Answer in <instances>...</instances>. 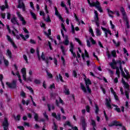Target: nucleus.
I'll list each match as a JSON object with an SVG mask.
<instances>
[{
	"instance_id": "ea45409f",
	"label": "nucleus",
	"mask_w": 130,
	"mask_h": 130,
	"mask_svg": "<svg viewBox=\"0 0 130 130\" xmlns=\"http://www.w3.org/2000/svg\"><path fill=\"white\" fill-rule=\"evenodd\" d=\"M20 36L24 40H25L26 39H28V38H29V35H26L25 36H24V35H23L22 34H21V35H20Z\"/></svg>"
},
{
	"instance_id": "2eb2a0df",
	"label": "nucleus",
	"mask_w": 130,
	"mask_h": 130,
	"mask_svg": "<svg viewBox=\"0 0 130 130\" xmlns=\"http://www.w3.org/2000/svg\"><path fill=\"white\" fill-rule=\"evenodd\" d=\"M70 51H71L72 54L73 55V56H74V57H76V59H78V58H77V55L76 54V53L74 52V44H73V43H70Z\"/></svg>"
},
{
	"instance_id": "393cba45",
	"label": "nucleus",
	"mask_w": 130,
	"mask_h": 130,
	"mask_svg": "<svg viewBox=\"0 0 130 130\" xmlns=\"http://www.w3.org/2000/svg\"><path fill=\"white\" fill-rule=\"evenodd\" d=\"M122 83L123 85H124V88L125 89H127V90L128 91L129 88V85H128V83L125 82L123 78L122 79Z\"/></svg>"
},
{
	"instance_id": "9b49d317",
	"label": "nucleus",
	"mask_w": 130,
	"mask_h": 130,
	"mask_svg": "<svg viewBox=\"0 0 130 130\" xmlns=\"http://www.w3.org/2000/svg\"><path fill=\"white\" fill-rule=\"evenodd\" d=\"M90 42H91V44H92V45L96 44V41L94 40L93 38L90 37L89 38V40H86L87 46L88 47H91V43L90 42Z\"/></svg>"
},
{
	"instance_id": "1a4fd4ad",
	"label": "nucleus",
	"mask_w": 130,
	"mask_h": 130,
	"mask_svg": "<svg viewBox=\"0 0 130 130\" xmlns=\"http://www.w3.org/2000/svg\"><path fill=\"white\" fill-rule=\"evenodd\" d=\"M3 125L4 127V130H9V122L8 121V118L5 117L3 121Z\"/></svg>"
},
{
	"instance_id": "603ef678",
	"label": "nucleus",
	"mask_w": 130,
	"mask_h": 130,
	"mask_svg": "<svg viewBox=\"0 0 130 130\" xmlns=\"http://www.w3.org/2000/svg\"><path fill=\"white\" fill-rule=\"evenodd\" d=\"M26 88L28 89V90H30V93L33 94L34 93V91H33V89L31 88L30 86H26Z\"/></svg>"
},
{
	"instance_id": "7c9ffc66",
	"label": "nucleus",
	"mask_w": 130,
	"mask_h": 130,
	"mask_svg": "<svg viewBox=\"0 0 130 130\" xmlns=\"http://www.w3.org/2000/svg\"><path fill=\"white\" fill-rule=\"evenodd\" d=\"M52 116L53 117H55L57 120H60V114H58L57 115H56V113H52Z\"/></svg>"
},
{
	"instance_id": "6e6552de",
	"label": "nucleus",
	"mask_w": 130,
	"mask_h": 130,
	"mask_svg": "<svg viewBox=\"0 0 130 130\" xmlns=\"http://www.w3.org/2000/svg\"><path fill=\"white\" fill-rule=\"evenodd\" d=\"M3 60H4L6 67H8L9 66V60L5 58L4 55L0 54V64H2Z\"/></svg>"
},
{
	"instance_id": "4be33fe9",
	"label": "nucleus",
	"mask_w": 130,
	"mask_h": 130,
	"mask_svg": "<svg viewBox=\"0 0 130 130\" xmlns=\"http://www.w3.org/2000/svg\"><path fill=\"white\" fill-rule=\"evenodd\" d=\"M11 22L14 25H17L19 26V22H18V20H17V17L15 16H13V18L11 19Z\"/></svg>"
},
{
	"instance_id": "2f4dec72",
	"label": "nucleus",
	"mask_w": 130,
	"mask_h": 130,
	"mask_svg": "<svg viewBox=\"0 0 130 130\" xmlns=\"http://www.w3.org/2000/svg\"><path fill=\"white\" fill-rule=\"evenodd\" d=\"M5 6L3 5L1 7L2 11H4L5 9H8V8H9V6H8V1H7V0L5 1Z\"/></svg>"
},
{
	"instance_id": "79ce46f5",
	"label": "nucleus",
	"mask_w": 130,
	"mask_h": 130,
	"mask_svg": "<svg viewBox=\"0 0 130 130\" xmlns=\"http://www.w3.org/2000/svg\"><path fill=\"white\" fill-rule=\"evenodd\" d=\"M89 31L91 34V36H92V37H95V35L94 34V32L93 31V29H92V27H89Z\"/></svg>"
},
{
	"instance_id": "aec40b11",
	"label": "nucleus",
	"mask_w": 130,
	"mask_h": 130,
	"mask_svg": "<svg viewBox=\"0 0 130 130\" xmlns=\"http://www.w3.org/2000/svg\"><path fill=\"white\" fill-rule=\"evenodd\" d=\"M55 15L61 20V22H63V19L61 17V15H60L59 13H58L56 7H55Z\"/></svg>"
},
{
	"instance_id": "052dcab7",
	"label": "nucleus",
	"mask_w": 130,
	"mask_h": 130,
	"mask_svg": "<svg viewBox=\"0 0 130 130\" xmlns=\"http://www.w3.org/2000/svg\"><path fill=\"white\" fill-rule=\"evenodd\" d=\"M20 95L22 97H26V93L24 91H21L20 93Z\"/></svg>"
},
{
	"instance_id": "6e6d98bb",
	"label": "nucleus",
	"mask_w": 130,
	"mask_h": 130,
	"mask_svg": "<svg viewBox=\"0 0 130 130\" xmlns=\"http://www.w3.org/2000/svg\"><path fill=\"white\" fill-rule=\"evenodd\" d=\"M113 42L115 44V46H119L120 43L119 42L116 43V42H115V40H113Z\"/></svg>"
},
{
	"instance_id": "5fc2aeb1",
	"label": "nucleus",
	"mask_w": 130,
	"mask_h": 130,
	"mask_svg": "<svg viewBox=\"0 0 130 130\" xmlns=\"http://www.w3.org/2000/svg\"><path fill=\"white\" fill-rule=\"evenodd\" d=\"M61 60L64 66V64H66V60L64 59V58H63V56H61Z\"/></svg>"
},
{
	"instance_id": "3c124183",
	"label": "nucleus",
	"mask_w": 130,
	"mask_h": 130,
	"mask_svg": "<svg viewBox=\"0 0 130 130\" xmlns=\"http://www.w3.org/2000/svg\"><path fill=\"white\" fill-rule=\"evenodd\" d=\"M111 54L113 57H115V56H116V51H115V50L112 51Z\"/></svg>"
},
{
	"instance_id": "a878e982",
	"label": "nucleus",
	"mask_w": 130,
	"mask_h": 130,
	"mask_svg": "<svg viewBox=\"0 0 130 130\" xmlns=\"http://www.w3.org/2000/svg\"><path fill=\"white\" fill-rule=\"evenodd\" d=\"M12 74L13 76H17L18 78V80L20 82V83H22V79H21V75H20V73L17 71L15 74L14 73V72H12Z\"/></svg>"
},
{
	"instance_id": "69168bd1",
	"label": "nucleus",
	"mask_w": 130,
	"mask_h": 130,
	"mask_svg": "<svg viewBox=\"0 0 130 130\" xmlns=\"http://www.w3.org/2000/svg\"><path fill=\"white\" fill-rule=\"evenodd\" d=\"M73 75L75 78H77V71L75 70L73 71Z\"/></svg>"
},
{
	"instance_id": "dca6fc26",
	"label": "nucleus",
	"mask_w": 130,
	"mask_h": 130,
	"mask_svg": "<svg viewBox=\"0 0 130 130\" xmlns=\"http://www.w3.org/2000/svg\"><path fill=\"white\" fill-rule=\"evenodd\" d=\"M56 104L58 107H61L63 104V101L60 98H58V99L56 100Z\"/></svg>"
},
{
	"instance_id": "f257e3e1",
	"label": "nucleus",
	"mask_w": 130,
	"mask_h": 130,
	"mask_svg": "<svg viewBox=\"0 0 130 130\" xmlns=\"http://www.w3.org/2000/svg\"><path fill=\"white\" fill-rule=\"evenodd\" d=\"M117 63H118V64H119V68L118 67H116V64H117ZM109 64L110 66V67L112 68V69H113L114 70H116V74L117 75L118 78H119L120 77V72L119 71V69L121 71V74L122 76L124 78V79H126V80H128V79L130 78V75L128 74V71H127V70H126V69L124 68V72L123 71V70L122 69V67L121 66V60H119L117 61H115V60L113 59L112 60V62H110Z\"/></svg>"
},
{
	"instance_id": "ddd939ff",
	"label": "nucleus",
	"mask_w": 130,
	"mask_h": 130,
	"mask_svg": "<svg viewBox=\"0 0 130 130\" xmlns=\"http://www.w3.org/2000/svg\"><path fill=\"white\" fill-rule=\"evenodd\" d=\"M17 81L13 80L11 83L10 82H7L6 85L9 87V88H16L17 86Z\"/></svg>"
},
{
	"instance_id": "473e14b6",
	"label": "nucleus",
	"mask_w": 130,
	"mask_h": 130,
	"mask_svg": "<svg viewBox=\"0 0 130 130\" xmlns=\"http://www.w3.org/2000/svg\"><path fill=\"white\" fill-rule=\"evenodd\" d=\"M84 52H85V54H81V56L83 59H85V56H86V57H89V54L88 53V52L86 50H84Z\"/></svg>"
},
{
	"instance_id": "13d9d810",
	"label": "nucleus",
	"mask_w": 130,
	"mask_h": 130,
	"mask_svg": "<svg viewBox=\"0 0 130 130\" xmlns=\"http://www.w3.org/2000/svg\"><path fill=\"white\" fill-rule=\"evenodd\" d=\"M44 117H45V118H46V119L47 120H48V115H47V114H46V112H44L43 114Z\"/></svg>"
},
{
	"instance_id": "c756f323",
	"label": "nucleus",
	"mask_w": 130,
	"mask_h": 130,
	"mask_svg": "<svg viewBox=\"0 0 130 130\" xmlns=\"http://www.w3.org/2000/svg\"><path fill=\"white\" fill-rule=\"evenodd\" d=\"M110 90H111V93L114 95L115 100H117V101L118 100V96H117V95H116V93L115 92V91H114V90H113V88L112 87H111Z\"/></svg>"
},
{
	"instance_id": "5701e85b",
	"label": "nucleus",
	"mask_w": 130,
	"mask_h": 130,
	"mask_svg": "<svg viewBox=\"0 0 130 130\" xmlns=\"http://www.w3.org/2000/svg\"><path fill=\"white\" fill-rule=\"evenodd\" d=\"M66 125H69V126H71L72 129L73 130H78L77 126L73 127V126H72V124H71V122H70V121H66V123L64 124V126H66Z\"/></svg>"
},
{
	"instance_id": "e433bc0d",
	"label": "nucleus",
	"mask_w": 130,
	"mask_h": 130,
	"mask_svg": "<svg viewBox=\"0 0 130 130\" xmlns=\"http://www.w3.org/2000/svg\"><path fill=\"white\" fill-rule=\"evenodd\" d=\"M60 49L62 51V53L63 55H66V51H67L66 50V48L64 47V46L61 45L60 46Z\"/></svg>"
},
{
	"instance_id": "39448f33",
	"label": "nucleus",
	"mask_w": 130,
	"mask_h": 130,
	"mask_svg": "<svg viewBox=\"0 0 130 130\" xmlns=\"http://www.w3.org/2000/svg\"><path fill=\"white\" fill-rule=\"evenodd\" d=\"M24 81H28L29 82H32L33 81V78L29 77L27 78V73L26 72V68H23L21 70Z\"/></svg>"
},
{
	"instance_id": "37998d69",
	"label": "nucleus",
	"mask_w": 130,
	"mask_h": 130,
	"mask_svg": "<svg viewBox=\"0 0 130 130\" xmlns=\"http://www.w3.org/2000/svg\"><path fill=\"white\" fill-rule=\"evenodd\" d=\"M74 17L75 18L76 22L78 23V25H80V24H81V21L80 20V19H79V18H78V16H77V15L75 14Z\"/></svg>"
},
{
	"instance_id": "09e8293b",
	"label": "nucleus",
	"mask_w": 130,
	"mask_h": 130,
	"mask_svg": "<svg viewBox=\"0 0 130 130\" xmlns=\"http://www.w3.org/2000/svg\"><path fill=\"white\" fill-rule=\"evenodd\" d=\"M47 75L48 78H49V79H52L53 76H52V74H51V73L47 71Z\"/></svg>"
},
{
	"instance_id": "72a5a7b5",
	"label": "nucleus",
	"mask_w": 130,
	"mask_h": 130,
	"mask_svg": "<svg viewBox=\"0 0 130 130\" xmlns=\"http://www.w3.org/2000/svg\"><path fill=\"white\" fill-rule=\"evenodd\" d=\"M6 55L7 56H8L10 59H12V52L10 50H7Z\"/></svg>"
},
{
	"instance_id": "c9c22d12",
	"label": "nucleus",
	"mask_w": 130,
	"mask_h": 130,
	"mask_svg": "<svg viewBox=\"0 0 130 130\" xmlns=\"http://www.w3.org/2000/svg\"><path fill=\"white\" fill-rule=\"evenodd\" d=\"M64 92L66 95H69V94H70V90L68 89L67 86H64Z\"/></svg>"
},
{
	"instance_id": "8fccbe9b",
	"label": "nucleus",
	"mask_w": 130,
	"mask_h": 130,
	"mask_svg": "<svg viewBox=\"0 0 130 130\" xmlns=\"http://www.w3.org/2000/svg\"><path fill=\"white\" fill-rule=\"evenodd\" d=\"M44 19L46 21V22H51V20H50V17H49V15H48L47 18L45 19V17H44Z\"/></svg>"
},
{
	"instance_id": "f8f14e48",
	"label": "nucleus",
	"mask_w": 130,
	"mask_h": 130,
	"mask_svg": "<svg viewBox=\"0 0 130 130\" xmlns=\"http://www.w3.org/2000/svg\"><path fill=\"white\" fill-rule=\"evenodd\" d=\"M102 28V30H103V31H104V33H105V36L106 37V38H108V34H109V35H110L111 36V35H112V34L111 33V31H110V30L104 28L103 27H101Z\"/></svg>"
},
{
	"instance_id": "f03ea898",
	"label": "nucleus",
	"mask_w": 130,
	"mask_h": 130,
	"mask_svg": "<svg viewBox=\"0 0 130 130\" xmlns=\"http://www.w3.org/2000/svg\"><path fill=\"white\" fill-rule=\"evenodd\" d=\"M87 3L89 4L90 7H95L100 13L102 12V9L100 7V3L99 2H94L93 1L90 2V0H87Z\"/></svg>"
},
{
	"instance_id": "cd10ccee",
	"label": "nucleus",
	"mask_w": 130,
	"mask_h": 130,
	"mask_svg": "<svg viewBox=\"0 0 130 130\" xmlns=\"http://www.w3.org/2000/svg\"><path fill=\"white\" fill-rule=\"evenodd\" d=\"M61 27L62 28V29H61V33L62 34V37H64V34H63V31H65V32H66L67 29H66V27L64 26V24H63V23H61Z\"/></svg>"
},
{
	"instance_id": "774afa93",
	"label": "nucleus",
	"mask_w": 130,
	"mask_h": 130,
	"mask_svg": "<svg viewBox=\"0 0 130 130\" xmlns=\"http://www.w3.org/2000/svg\"><path fill=\"white\" fill-rule=\"evenodd\" d=\"M53 129L57 130V125H56V124H55V123H54V126L53 127Z\"/></svg>"
},
{
	"instance_id": "7ed1b4c3",
	"label": "nucleus",
	"mask_w": 130,
	"mask_h": 130,
	"mask_svg": "<svg viewBox=\"0 0 130 130\" xmlns=\"http://www.w3.org/2000/svg\"><path fill=\"white\" fill-rule=\"evenodd\" d=\"M37 52L38 54V57L39 60H40V59H41L42 58V60H44V61H45V62H46V63L48 64V62H49V60H52L53 59L52 57H49L45 58V56L44 55V52H43L42 53V55L40 57V55H39V50L38 49H37Z\"/></svg>"
},
{
	"instance_id": "4c0bfd02",
	"label": "nucleus",
	"mask_w": 130,
	"mask_h": 130,
	"mask_svg": "<svg viewBox=\"0 0 130 130\" xmlns=\"http://www.w3.org/2000/svg\"><path fill=\"white\" fill-rule=\"evenodd\" d=\"M96 36H101V35L102 34L101 30H100V29H99L98 28H96Z\"/></svg>"
},
{
	"instance_id": "c03bdc74",
	"label": "nucleus",
	"mask_w": 130,
	"mask_h": 130,
	"mask_svg": "<svg viewBox=\"0 0 130 130\" xmlns=\"http://www.w3.org/2000/svg\"><path fill=\"white\" fill-rule=\"evenodd\" d=\"M44 34L46 35V36L49 37L50 35H51V29H49L48 30V33L46 32V31H44Z\"/></svg>"
},
{
	"instance_id": "a19ab883",
	"label": "nucleus",
	"mask_w": 130,
	"mask_h": 130,
	"mask_svg": "<svg viewBox=\"0 0 130 130\" xmlns=\"http://www.w3.org/2000/svg\"><path fill=\"white\" fill-rule=\"evenodd\" d=\"M47 106H48V109H49V111H50V110H51V109L52 110H53V109H54V106H53V105H49V104H48L47 105Z\"/></svg>"
},
{
	"instance_id": "a211bd4d",
	"label": "nucleus",
	"mask_w": 130,
	"mask_h": 130,
	"mask_svg": "<svg viewBox=\"0 0 130 130\" xmlns=\"http://www.w3.org/2000/svg\"><path fill=\"white\" fill-rule=\"evenodd\" d=\"M63 38H64L65 40L62 42L63 44H64V45H66V46L69 45V44H70V40H69V37H68V36H66L64 37V35Z\"/></svg>"
},
{
	"instance_id": "0e129e2a",
	"label": "nucleus",
	"mask_w": 130,
	"mask_h": 130,
	"mask_svg": "<svg viewBox=\"0 0 130 130\" xmlns=\"http://www.w3.org/2000/svg\"><path fill=\"white\" fill-rule=\"evenodd\" d=\"M1 16L3 19H5V18H6V13H2L1 14Z\"/></svg>"
},
{
	"instance_id": "4468645a",
	"label": "nucleus",
	"mask_w": 130,
	"mask_h": 130,
	"mask_svg": "<svg viewBox=\"0 0 130 130\" xmlns=\"http://www.w3.org/2000/svg\"><path fill=\"white\" fill-rule=\"evenodd\" d=\"M113 106H114V107H115V110H116V111H117V112H118L119 113L121 112H124V107L123 106H122L121 107V110L120 108H119V107H118V106L117 105H112Z\"/></svg>"
},
{
	"instance_id": "49530a36",
	"label": "nucleus",
	"mask_w": 130,
	"mask_h": 130,
	"mask_svg": "<svg viewBox=\"0 0 130 130\" xmlns=\"http://www.w3.org/2000/svg\"><path fill=\"white\" fill-rule=\"evenodd\" d=\"M71 32L72 34H75L76 33L75 31V26H74V25L71 24Z\"/></svg>"
},
{
	"instance_id": "423d86ee",
	"label": "nucleus",
	"mask_w": 130,
	"mask_h": 130,
	"mask_svg": "<svg viewBox=\"0 0 130 130\" xmlns=\"http://www.w3.org/2000/svg\"><path fill=\"white\" fill-rule=\"evenodd\" d=\"M7 27L9 33H12L14 36H16L17 39H20V36L18 35V30L17 29L13 27V30L11 31L10 26L7 25Z\"/></svg>"
},
{
	"instance_id": "412c9836",
	"label": "nucleus",
	"mask_w": 130,
	"mask_h": 130,
	"mask_svg": "<svg viewBox=\"0 0 130 130\" xmlns=\"http://www.w3.org/2000/svg\"><path fill=\"white\" fill-rule=\"evenodd\" d=\"M7 40H8V41L9 42H11V44H12V46H13V47L14 48H17V46H16V45L15 44V43H14V41H13V39H12V38H11V37H10V36H9V35H7Z\"/></svg>"
},
{
	"instance_id": "f704fd0d",
	"label": "nucleus",
	"mask_w": 130,
	"mask_h": 130,
	"mask_svg": "<svg viewBox=\"0 0 130 130\" xmlns=\"http://www.w3.org/2000/svg\"><path fill=\"white\" fill-rule=\"evenodd\" d=\"M80 87L81 89L82 90V91H83V92H84V93H87V88H86V87H85V85H84L83 83L80 84Z\"/></svg>"
},
{
	"instance_id": "b1692460",
	"label": "nucleus",
	"mask_w": 130,
	"mask_h": 130,
	"mask_svg": "<svg viewBox=\"0 0 130 130\" xmlns=\"http://www.w3.org/2000/svg\"><path fill=\"white\" fill-rule=\"evenodd\" d=\"M94 20L97 27H100V24L99 23V17H98V15H94Z\"/></svg>"
},
{
	"instance_id": "864d4df0",
	"label": "nucleus",
	"mask_w": 130,
	"mask_h": 130,
	"mask_svg": "<svg viewBox=\"0 0 130 130\" xmlns=\"http://www.w3.org/2000/svg\"><path fill=\"white\" fill-rule=\"evenodd\" d=\"M98 112H99V108H98V106L97 105H95V113L98 114Z\"/></svg>"
},
{
	"instance_id": "de8ad7c7",
	"label": "nucleus",
	"mask_w": 130,
	"mask_h": 130,
	"mask_svg": "<svg viewBox=\"0 0 130 130\" xmlns=\"http://www.w3.org/2000/svg\"><path fill=\"white\" fill-rule=\"evenodd\" d=\"M34 118L36 121H38V114L35 113Z\"/></svg>"
},
{
	"instance_id": "bf43d9fd",
	"label": "nucleus",
	"mask_w": 130,
	"mask_h": 130,
	"mask_svg": "<svg viewBox=\"0 0 130 130\" xmlns=\"http://www.w3.org/2000/svg\"><path fill=\"white\" fill-rule=\"evenodd\" d=\"M110 24L111 25V28L112 29H114V27H115V25H114L113 23H112V21L110 20Z\"/></svg>"
},
{
	"instance_id": "a18cd8bd",
	"label": "nucleus",
	"mask_w": 130,
	"mask_h": 130,
	"mask_svg": "<svg viewBox=\"0 0 130 130\" xmlns=\"http://www.w3.org/2000/svg\"><path fill=\"white\" fill-rule=\"evenodd\" d=\"M3 79H4V76L0 74V81H1L3 88H5V85H4V83H3Z\"/></svg>"
},
{
	"instance_id": "9d476101",
	"label": "nucleus",
	"mask_w": 130,
	"mask_h": 130,
	"mask_svg": "<svg viewBox=\"0 0 130 130\" xmlns=\"http://www.w3.org/2000/svg\"><path fill=\"white\" fill-rule=\"evenodd\" d=\"M84 81L85 82L87 92L91 93V88H89V85H91V81L87 78H84Z\"/></svg>"
},
{
	"instance_id": "338daca9",
	"label": "nucleus",
	"mask_w": 130,
	"mask_h": 130,
	"mask_svg": "<svg viewBox=\"0 0 130 130\" xmlns=\"http://www.w3.org/2000/svg\"><path fill=\"white\" fill-rule=\"evenodd\" d=\"M86 109L87 112H88V113L90 112V108L89 106H86Z\"/></svg>"
},
{
	"instance_id": "58836bf2",
	"label": "nucleus",
	"mask_w": 130,
	"mask_h": 130,
	"mask_svg": "<svg viewBox=\"0 0 130 130\" xmlns=\"http://www.w3.org/2000/svg\"><path fill=\"white\" fill-rule=\"evenodd\" d=\"M30 15L34 20H37V17L36 16V14L35 13L30 11Z\"/></svg>"
},
{
	"instance_id": "f3484780",
	"label": "nucleus",
	"mask_w": 130,
	"mask_h": 130,
	"mask_svg": "<svg viewBox=\"0 0 130 130\" xmlns=\"http://www.w3.org/2000/svg\"><path fill=\"white\" fill-rule=\"evenodd\" d=\"M108 14H109V16L110 17H112L113 16H112V15H114V14H116V16L117 17H119V12L118 11H116L115 12H113L111 10H109L108 11Z\"/></svg>"
},
{
	"instance_id": "c85d7f7f",
	"label": "nucleus",
	"mask_w": 130,
	"mask_h": 130,
	"mask_svg": "<svg viewBox=\"0 0 130 130\" xmlns=\"http://www.w3.org/2000/svg\"><path fill=\"white\" fill-rule=\"evenodd\" d=\"M18 8L20 9H22V11L23 12H25L26 11V9H25V5H24V3H21L20 2V1H19V5L18 6Z\"/></svg>"
},
{
	"instance_id": "680f3d73",
	"label": "nucleus",
	"mask_w": 130,
	"mask_h": 130,
	"mask_svg": "<svg viewBox=\"0 0 130 130\" xmlns=\"http://www.w3.org/2000/svg\"><path fill=\"white\" fill-rule=\"evenodd\" d=\"M75 40L77 41V42H78L79 45H82V42H81V41H80L79 39L76 38Z\"/></svg>"
},
{
	"instance_id": "4d7b16f0",
	"label": "nucleus",
	"mask_w": 130,
	"mask_h": 130,
	"mask_svg": "<svg viewBox=\"0 0 130 130\" xmlns=\"http://www.w3.org/2000/svg\"><path fill=\"white\" fill-rule=\"evenodd\" d=\"M40 16H43L44 19V18H45V17H44L45 16V13H44V11H40Z\"/></svg>"
},
{
	"instance_id": "20e7f679",
	"label": "nucleus",
	"mask_w": 130,
	"mask_h": 130,
	"mask_svg": "<svg viewBox=\"0 0 130 130\" xmlns=\"http://www.w3.org/2000/svg\"><path fill=\"white\" fill-rule=\"evenodd\" d=\"M120 11L122 13V15L123 16V19H124V21H125L126 23V26L127 28H129V21L127 19V16H126V14H125V10L124 8L122 7L120 8Z\"/></svg>"
},
{
	"instance_id": "bb28decb",
	"label": "nucleus",
	"mask_w": 130,
	"mask_h": 130,
	"mask_svg": "<svg viewBox=\"0 0 130 130\" xmlns=\"http://www.w3.org/2000/svg\"><path fill=\"white\" fill-rule=\"evenodd\" d=\"M106 104L107 105V107H108L109 108V109H112V107H111V104H110L111 103L110 99V98L106 99Z\"/></svg>"
},
{
	"instance_id": "0eeeda50",
	"label": "nucleus",
	"mask_w": 130,
	"mask_h": 130,
	"mask_svg": "<svg viewBox=\"0 0 130 130\" xmlns=\"http://www.w3.org/2000/svg\"><path fill=\"white\" fill-rule=\"evenodd\" d=\"M16 15H17V17H18V19H19L20 21H21V22H22V25H25L26 23V20H25V19H24V17H23V16H22V15H21V13H20V12L17 11L16 12Z\"/></svg>"
},
{
	"instance_id": "6ab92c4d",
	"label": "nucleus",
	"mask_w": 130,
	"mask_h": 130,
	"mask_svg": "<svg viewBox=\"0 0 130 130\" xmlns=\"http://www.w3.org/2000/svg\"><path fill=\"white\" fill-rule=\"evenodd\" d=\"M113 125L121 126V123L117 121H114L111 124H109V126H113Z\"/></svg>"
},
{
	"instance_id": "e2e57ef3",
	"label": "nucleus",
	"mask_w": 130,
	"mask_h": 130,
	"mask_svg": "<svg viewBox=\"0 0 130 130\" xmlns=\"http://www.w3.org/2000/svg\"><path fill=\"white\" fill-rule=\"evenodd\" d=\"M34 83H35V84H40V80L38 79H35L34 81Z\"/></svg>"
}]
</instances>
